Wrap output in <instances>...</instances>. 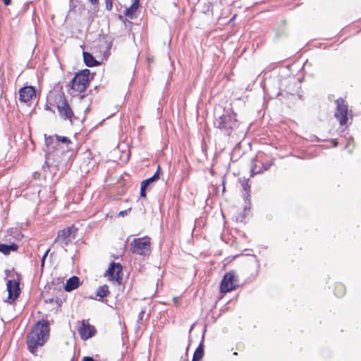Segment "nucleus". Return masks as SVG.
<instances>
[{
	"instance_id": "nucleus-1",
	"label": "nucleus",
	"mask_w": 361,
	"mask_h": 361,
	"mask_svg": "<svg viewBox=\"0 0 361 361\" xmlns=\"http://www.w3.org/2000/svg\"><path fill=\"white\" fill-rule=\"evenodd\" d=\"M49 336V324L47 321L42 320L35 324L27 336V350L36 355V350L42 347L47 341Z\"/></svg>"
},
{
	"instance_id": "nucleus-2",
	"label": "nucleus",
	"mask_w": 361,
	"mask_h": 361,
	"mask_svg": "<svg viewBox=\"0 0 361 361\" xmlns=\"http://www.w3.org/2000/svg\"><path fill=\"white\" fill-rule=\"evenodd\" d=\"M216 128H219L224 134L230 135L231 132L237 128L238 121L235 114L231 110H224L222 115L216 118L214 121Z\"/></svg>"
},
{
	"instance_id": "nucleus-3",
	"label": "nucleus",
	"mask_w": 361,
	"mask_h": 361,
	"mask_svg": "<svg viewBox=\"0 0 361 361\" xmlns=\"http://www.w3.org/2000/svg\"><path fill=\"white\" fill-rule=\"evenodd\" d=\"M90 71L84 69L78 73L70 82L71 90L75 92H84L89 85Z\"/></svg>"
},
{
	"instance_id": "nucleus-4",
	"label": "nucleus",
	"mask_w": 361,
	"mask_h": 361,
	"mask_svg": "<svg viewBox=\"0 0 361 361\" xmlns=\"http://www.w3.org/2000/svg\"><path fill=\"white\" fill-rule=\"evenodd\" d=\"M54 102L61 117L64 120H70L71 121L74 114L64 94H56L54 96Z\"/></svg>"
},
{
	"instance_id": "nucleus-5",
	"label": "nucleus",
	"mask_w": 361,
	"mask_h": 361,
	"mask_svg": "<svg viewBox=\"0 0 361 361\" xmlns=\"http://www.w3.org/2000/svg\"><path fill=\"white\" fill-rule=\"evenodd\" d=\"M131 251L134 254L147 256L150 254V241L147 238H135L130 243Z\"/></svg>"
},
{
	"instance_id": "nucleus-6",
	"label": "nucleus",
	"mask_w": 361,
	"mask_h": 361,
	"mask_svg": "<svg viewBox=\"0 0 361 361\" xmlns=\"http://www.w3.org/2000/svg\"><path fill=\"white\" fill-rule=\"evenodd\" d=\"M73 232V227H67L61 231H59L58 233V235L54 240V243L59 244L61 247L64 249L65 251H67L66 247L74 238Z\"/></svg>"
},
{
	"instance_id": "nucleus-7",
	"label": "nucleus",
	"mask_w": 361,
	"mask_h": 361,
	"mask_svg": "<svg viewBox=\"0 0 361 361\" xmlns=\"http://www.w3.org/2000/svg\"><path fill=\"white\" fill-rule=\"evenodd\" d=\"M238 281L235 279L234 271L226 273L221 282L220 290L221 293H228L235 290L238 287Z\"/></svg>"
},
{
	"instance_id": "nucleus-8",
	"label": "nucleus",
	"mask_w": 361,
	"mask_h": 361,
	"mask_svg": "<svg viewBox=\"0 0 361 361\" xmlns=\"http://www.w3.org/2000/svg\"><path fill=\"white\" fill-rule=\"evenodd\" d=\"M336 110L334 116L339 121L341 126H344L348 121V106L343 99H336Z\"/></svg>"
},
{
	"instance_id": "nucleus-9",
	"label": "nucleus",
	"mask_w": 361,
	"mask_h": 361,
	"mask_svg": "<svg viewBox=\"0 0 361 361\" xmlns=\"http://www.w3.org/2000/svg\"><path fill=\"white\" fill-rule=\"evenodd\" d=\"M122 269V266L119 263L112 262L104 275L108 276L110 281H116L118 284H121Z\"/></svg>"
},
{
	"instance_id": "nucleus-10",
	"label": "nucleus",
	"mask_w": 361,
	"mask_h": 361,
	"mask_svg": "<svg viewBox=\"0 0 361 361\" xmlns=\"http://www.w3.org/2000/svg\"><path fill=\"white\" fill-rule=\"evenodd\" d=\"M8 293V300L14 301L20 295V281L16 280H8L6 283Z\"/></svg>"
},
{
	"instance_id": "nucleus-11",
	"label": "nucleus",
	"mask_w": 361,
	"mask_h": 361,
	"mask_svg": "<svg viewBox=\"0 0 361 361\" xmlns=\"http://www.w3.org/2000/svg\"><path fill=\"white\" fill-rule=\"evenodd\" d=\"M78 333L81 338L84 341L93 336L96 333L94 326L86 323L84 320L82 322L81 325L78 328Z\"/></svg>"
},
{
	"instance_id": "nucleus-12",
	"label": "nucleus",
	"mask_w": 361,
	"mask_h": 361,
	"mask_svg": "<svg viewBox=\"0 0 361 361\" xmlns=\"http://www.w3.org/2000/svg\"><path fill=\"white\" fill-rule=\"evenodd\" d=\"M20 100L23 102H30L36 95V91L32 86H25L19 90Z\"/></svg>"
},
{
	"instance_id": "nucleus-13",
	"label": "nucleus",
	"mask_w": 361,
	"mask_h": 361,
	"mask_svg": "<svg viewBox=\"0 0 361 361\" xmlns=\"http://www.w3.org/2000/svg\"><path fill=\"white\" fill-rule=\"evenodd\" d=\"M80 280L77 276L71 277L66 282L65 286V290L67 292H71L79 286Z\"/></svg>"
},
{
	"instance_id": "nucleus-14",
	"label": "nucleus",
	"mask_w": 361,
	"mask_h": 361,
	"mask_svg": "<svg viewBox=\"0 0 361 361\" xmlns=\"http://www.w3.org/2000/svg\"><path fill=\"white\" fill-rule=\"evenodd\" d=\"M95 294L97 297H99L98 300L104 301V298L108 296L110 294L109 286L104 284L98 287ZM95 299L97 300V298Z\"/></svg>"
},
{
	"instance_id": "nucleus-15",
	"label": "nucleus",
	"mask_w": 361,
	"mask_h": 361,
	"mask_svg": "<svg viewBox=\"0 0 361 361\" xmlns=\"http://www.w3.org/2000/svg\"><path fill=\"white\" fill-rule=\"evenodd\" d=\"M45 143L47 147L51 149H56L58 148V140L56 139V136H47L46 134L44 135Z\"/></svg>"
},
{
	"instance_id": "nucleus-16",
	"label": "nucleus",
	"mask_w": 361,
	"mask_h": 361,
	"mask_svg": "<svg viewBox=\"0 0 361 361\" xmlns=\"http://www.w3.org/2000/svg\"><path fill=\"white\" fill-rule=\"evenodd\" d=\"M272 161H268L266 163H262V166L259 168V169H255V167L251 166V176H253L256 174L262 173L270 169L272 166Z\"/></svg>"
},
{
	"instance_id": "nucleus-17",
	"label": "nucleus",
	"mask_w": 361,
	"mask_h": 361,
	"mask_svg": "<svg viewBox=\"0 0 361 361\" xmlns=\"http://www.w3.org/2000/svg\"><path fill=\"white\" fill-rule=\"evenodd\" d=\"M83 60L85 65L88 67H93L99 64V62L89 52H83Z\"/></svg>"
},
{
	"instance_id": "nucleus-18",
	"label": "nucleus",
	"mask_w": 361,
	"mask_h": 361,
	"mask_svg": "<svg viewBox=\"0 0 361 361\" xmlns=\"http://www.w3.org/2000/svg\"><path fill=\"white\" fill-rule=\"evenodd\" d=\"M139 6V0H135L132 5L126 9L124 14L130 19H133L135 13Z\"/></svg>"
},
{
	"instance_id": "nucleus-19",
	"label": "nucleus",
	"mask_w": 361,
	"mask_h": 361,
	"mask_svg": "<svg viewBox=\"0 0 361 361\" xmlns=\"http://www.w3.org/2000/svg\"><path fill=\"white\" fill-rule=\"evenodd\" d=\"M18 246L12 243L11 245L0 244V252L4 255H8L11 251H16L18 250Z\"/></svg>"
},
{
	"instance_id": "nucleus-20",
	"label": "nucleus",
	"mask_w": 361,
	"mask_h": 361,
	"mask_svg": "<svg viewBox=\"0 0 361 361\" xmlns=\"http://www.w3.org/2000/svg\"><path fill=\"white\" fill-rule=\"evenodd\" d=\"M204 354L203 344L200 343L198 347L196 348L194 355L192 361H197L202 359Z\"/></svg>"
},
{
	"instance_id": "nucleus-21",
	"label": "nucleus",
	"mask_w": 361,
	"mask_h": 361,
	"mask_svg": "<svg viewBox=\"0 0 361 361\" xmlns=\"http://www.w3.org/2000/svg\"><path fill=\"white\" fill-rule=\"evenodd\" d=\"M159 169H160V166H158L157 171L155 172V173L152 177L143 180L141 183V184L147 188V186L150 183H152L154 180H157L159 178Z\"/></svg>"
},
{
	"instance_id": "nucleus-22",
	"label": "nucleus",
	"mask_w": 361,
	"mask_h": 361,
	"mask_svg": "<svg viewBox=\"0 0 361 361\" xmlns=\"http://www.w3.org/2000/svg\"><path fill=\"white\" fill-rule=\"evenodd\" d=\"M242 188L245 191V195L250 196V185L248 183V180L243 179L240 180Z\"/></svg>"
},
{
	"instance_id": "nucleus-23",
	"label": "nucleus",
	"mask_w": 361,
	"mask_h": 361,
	"mask_svg": "<svg viewBox=\"0 0 361 361\" xmlns=\"http://www.w3.org/2000/svg\"><path fill=\"white\" fill-rule=\"evenodd\" d=\"M344 293H345V288L343 287V286L342 284L337 285V286L336 287V290H335L336 295L338 297H341L344 295Z\"/></svg>"
},
{
	"instance_id": "nucleus-24",
	"label": "nucleus",
	"mask_w": 361,
	"mask_h": 361,
	"mask_svg": "<svg viewBox=\"0 0 361 361\" xmlns=\"http://www.w3.org/2000/svg\"><path fill=\"white\" fill-rule=\"evenodd\" d=\"M56 139L58 140V144L59 145L60 142H62V143H65V144H70L71 143L70 139L67 137H65V136H60V135H56Z\"/></svg>"
},
{
	"instance_id": "nucleus-25",
	"label": "nucleus",
	"mask_w": 361,
	"mask_h": 361,
	"mask_svg": "<svg viewBox=\"0 0 361 361\" xmlns=\"http://www.w3.org/2000/svg\"><path fill=\"white\" fill-rule=\"evenodd\" d=\"M45 302L46 303H56L57 306H60L61 303V300L57 298H51L45 299Z\"/></svg>"
},
{
	"instance_id": "nucleus-26",
	"label": "nucleus",
	"mask_w": 361,
	"mask_h": 361,
	"mask_svg": "<svg viewBox=\"0 0 361 361\" xmlns=\"http://www.w3.org/2000/svg\"><path fill=\"white\" fill-rule=\"evenodd\" d=\"M106 9L107 11H111L113 8L112 0H105Z\"/></svg>"
},
{
	"instance_id": "nucleus-27",
	"label": "nucleus",
	"mask_w": 361,
	"mask_h": 361,
	"mask_svg": "<svg viewBox=\"0 0 361 361\" xmlns=\"http://www.w3.org/2000/svg\"><path fill=\"white\" fill-rule=\"evenodd\" d=\"M145 314V310L142 309L138 314L137 322H140L143 319V317Z\"/></svg>"
},
{
	"instance_id": "nucleus-28",
	"label": "nucleus",
	"mask_w": 361,
	"mask_h": 361,
	"mask_svg": "<svg viewBox=\"0 0 361 361\" xmlns=\"http://www.w3.org/2000/svg\"><path fill=\"white\" fill-rule=\"evenodd\" d=\"M146 188H147V187H145V186H144L143 185L141 184V187H140V196L142 197H146V193H145Z\"/></svg>"
},
{
	"instance_id": "nucleus-29",
	"label": "nucleus",
	"mask_w": 361,
	"mask_h": 361,
	"mask_svg": "<svg viewBox=\"0 0 361 361\" xmlns=\"http://www.w3.org/2000/svg\"><path fill=\"white\" fill-rule=\"evenodd\" d=\"M129 211H130V209H126V210L121 211L118 213V216H124L125 215L128 214Z\"/></svg>"
},
{
	"instance_id": "nucleus-30",
	"label": "nucleus",
	"mask_w": 361,
	"mask_h": 361,
	"mask_svg": "<svg viewBox=\"0 0 361 361\" xmlns=\"http://www.w3.org/2000/svg\"><path fill=\"white\" fill-rule=\"evenodd\" d=\"M82 361H94L92 357L86 356L82 358Z\"/></svg>"
},
{
	"instance_id": "nucleus-31",
	"label": "nucleus",
	"mask_w": 361,
	"mask_h": 361,
	"mask_svg": "<svg viewBox=\"0 0 361 361\" xmlns=\"http://www.w3.org/2000/svg\"><path fill=\"white\" fill-rule=\"evenodd\" d=\"M5 5L8 6L11 4V0H3Z\"/></svg>"
},
{
	"instance_id": "nucleus-32",
	"label": "nucleus",
	"mask_w": 361,
	"mask_h": 361,
	"mask_svg": "<svg viewBox=\"0 0 361 361\" xmlns=\"http://www.w3.org/2000/svg\"><path fill=\"white\" fill-rule=\"evenodd\" d=\"M45 259H44V257H42L41 259V267H43L44 266Z\"/></svg>"
},
{
	"instance_id": "nucleus-33",
	"label": "nucleus",
	"mask_w": 361,
	"mask_h": 361,
	"mask_svg": "<svg viewBox=\"0 0 361 361\" xmlns=\"http://www.w3.org/2000/svg\"><path fill=\"white\" fill-rule=\"evenodd\" d=\"M74 8H75V6L73 4V1H71V3H70V11H72L73 9H74Z\"/></svg>"
},
{
	"instance_id": "nucleus-34",
	"label": "nucleus",
	"mask_w": 361,
	"mask_h": 361,
	"mask_svg": "<svg viewBox=\"0 0 361 361\" xmlns=\"http://www.w3.org/2000/svg\"><path fill=\"white\" fill-rule=\"evenodd\" d=\"M49 251H50L49 249L47 250L46 252H44V254L43 255L42 257H44V259H46V257H47V255L49 252Z\"/></svg>"
},
{
	"instance_id": "nucleus-35",
	"label": "nucleus",
	"mask_w": 361,
	"mask_h": 361,
	"mask_svg": "<svg viewBox=\"0 0 361 361\" xmlns=\"http://www.w3.org/2000/svg\"><path fill=\"white\" fill-rule=\"evenodd\" d=\"M92 4H96L98 3V0H90Z\"/></svg>"
},
{
	"instance_id": "nucleus-36",
	"label": "nucleus",
	"mask_w": 361,
	"mask_h": 361,
	"mask_svg": "<svg viewBox=\"0 0 361 361\" xmlns=\"http://www.w3.org/2000/svg\"><path fill=\"white\" fill-rule=\"evenodd\" d=\"M252 166L255 167V169H259L257 166L256 164H255L254 163L252 164Z\"/></svg>"
},
{
	"instance_id": "nucleus-37",
	"label": "nucleus",
	"mask_w": 361,
	"mask_h": 361,
	"mask_svg": "<svg viewBox=\"0 0 361 361\" xmlns=\"http://www.w3.org/2000/svg\"><path fill=\"white\" fill-rule=\"evenodd\" d=\"M334 147H336V146H337V142H335L334 143Z\"/></svg>"
},
{
	"instance_id": "nucleus-38",
	"label": "nucleus",
	"mask_w": 361,
	"mask_h": 361,
	"mask_svg": "<svg viewBox=\"0 0 361 361\" xmlns=\"http://www.w3.org/2000/svg\"><path fill=\"white\" fill-rule=\"evenodd\" d=\"M46 109H49V106H46Z\"/></svg>"
}]
</instances>
